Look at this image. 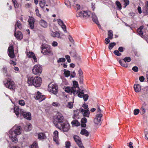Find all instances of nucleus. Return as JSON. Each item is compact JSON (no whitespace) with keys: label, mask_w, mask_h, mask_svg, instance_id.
<instances>
[{"label":"nucleus","mask_w":148,"mask_h":148,"mask_svg":"<svg viewBox=\"0 0 148 148\" xmlns=\"http://www.w3.org/2000/svg\"><path fill=\"white\" fill-rule=\"evenodd\" d=\"M65 57L66 58V59L67 62H68L70 63L71 61L70 56L68 55H66Z\"/></svg>","instance_id":"nucleus-48"},{"label":"nucleus","mask_w":148,"mask_h":148,"mask_svg":"<svg viewBox=\"0 0 148 148\" xmlns=\"http://www.w3.org/2000/svg\"><path fill=\"white\" fill-rule=\"evenodd\" d=\"M78 73H79V77H83V73L81 69H79V70L78 71Z\"/></svg>","instance_id":"nucleus-44"},{"label":"nucleus","mask_w":148,"mask_h":148,"mask_svg":"<svg viewBox=\"0 0 148 148\" xmlns=\"http://www.w3.org/2000/svg\"><path fill=\"white\" fill-rule=\"evenodd\" d=\"M139 112V110L138 109H135L134 111V115H136L138 114Z\"/></svg>","instance_id":"nucleus-56"},{"label":"nucleus","mask_w":148,"mask_h":148,"mask_svg":"<svg viewBox=\"0 0 148 148\" xmlns=\"http://www.w3.org/2000/svg\"><path fill=\"white\" fill-rule=\"evenodd\" d=\"M82 107L86 110L89 109L88 108V105L85 103H84V104H83Z\"/></svg>","instance_id":"nucleus-58"},{"label":"nucleus","mask_w":148,"mask_h":148,"mask_svg":"<svg viewBox=\"0 0 148 148\" xmlns=\"http://www.w3.org/2000/svg\"><path fill=\"white\" fill-rule=\"evenodd\" d=\"M144 27L143 26H140L139 28L138 29L137 32L138 34L141 36L142 38L144 37L143 35V32L142 31Z\"/></svg>","instance_id":"nucleus-24"},{"label":"nucleus","mask_w":148,"mask_h":148,"mask_svg":"<svg viewBox=\"0 0 148 148\" xmlns=\"http://www.w3.org/2000/svg\"><path fill=\"white\" fill-rule=\"evenodd\" d=\"M70 54L71 55V56L73 57H75L76 56V53L75 51L74 52H70Z\"/></svg>","instance_id":"nucleus-59"},{"label":"nucleus","mask_w":148,"mask_h":148,"mask_svg":"<svg viewBox=\"0 0 148 148\" xmlns=\"http://www.w3.org/2000/svg\"><path fill=\"white\" fill-rule=\"evenodd\" d=\"M57 21L58 24L60 26L64 24L63 21L60 19H57Z\"/></svg>","instance_id":"nucleus-46"},{"label":"nucleus","mask_w":148,"mask_h":148,"mask_svg":"<svg viewBox=\"0 0 148 148\" xmlns=\"http://www.w3.org/2000/svg\"><path fill=\"white\" fill-rule=\"evenodd\" d=\"M145 79V78L143 76H141L139 77V80L141 82H143Z\"/></svg>","instance_id":"nucleus-64"},{"label":"nucleus","mask_w":148,"mask_h":148,"mask_svg":"<svg viewBox=\"0 0 148 148\" xmlns=\"http://www.w3.org/2000/svg\"><path fill=\"white\" fill-rule=\"evenodd\" d=\"M108 38L110 39H112L113 38V34L112 31L111 30L108 31Z\"/></svg>","instance_id":"nucleus-32"},{"label":"nucleus","mask_w":148,"mask_h":148,"mask_svg":"<svg viewBox=\"0 0 148 148\" xmlns=\"http://www.w3.org/2000/svg\"><path fill=\"white\" fill-rule=\"evenodd\" d=\"M38 94L36 96L37 99H38L40 102H41L45 99V96L43 95H42L41 93L38 92Z\"/></svg>","instance_id":"nucleus-21"},{"label":"nucleus","mask_w":148,"mask_h":148,"mask_svg":"<svg viewBox=\"0 0 148 148\" xmlns=\"http://www.w3.org/2000/svg\"><path fill=\"white\" fill-rule=\"evenodd\" d=\"M87 122V119L85 118L84 117L82 118L81 120V123H86Z\"/></svg>","instance_id":"nucleus-54"},{"label":"nucleus","mask_w":148,"mask_h":148,"mask_svg":"<svg viewBox=\"0 0 148 148\" xmlns=\"http://www.w3.org/2000/svg\"><path fill=\"white\" fill-rule=\"evenodd\" d=\"M8 54L10 57L11 58H13L15 57L14 52L13 46L10 45L8 48Z\"/></svg>","instance_id":"nucleus-10"},{"label":"nucleus","mask_w":148,"mask_h":148,"mask_svg":"<svg viewBox=\"0 0 148 148\" xmlns=\"http://www.w3.org/2000/svg\"><path fill=\"white\" fill-rule=\"evenodd\" d=\"M91 14L92 15V21L98 25L99 27H101V26L99 24L98 18L96 16L95 14L94 13H91Z\"/></svg>","instance_id":"nucleus-19"},{"label":"nucleus","mask_w":148,"mask_h":148,"mask_svg":"<svg viewBox=\"0 0 148 148\" xmlns=\"http://www.w3.org/2000/svg\"><path fill=\"white\" fill-rule=\"evenodd\" d=\"M4 84L5 86L11 90H13L14 88V83L13 81L10 80V79L8 78L6 81H3Z\"/></svg>","instance_id":"nucleus-6"},{"label":"nucleus","mask_w":148,"mask_h":148,"mask_svg":"<svg viewBox=\"0 0 148 148\" xmlns=\"http://www.w3.org/2000/svg\"><path fill=\"white\" fill-rule=\"evenodd\" d=\"M109 39H110L108 38L105 39V43L106 44H107L110 42V40Z\"/></svg>","instance_id":"nucleus-63"},{"label":"nucleus","mask_w":148,"mask_h":148,"mask_svg":"<svg viewBox=\"0 0 148 148\" xmlns=\"http://www.w3.org/2000/svg\"><path fill=\"white\" fill-rule=\"evenodd\" d=\"M56 127L63 132H66L69 130L70 126L67 123L63 122L56 124Z\"/></svg>","instance_id":"nucleus-4"},{"label":"nucleus","mask_w":148,"mask_h":148,"mask_svg":"<svg viewBox=\"0 0 148 148\" xmlns=\"http://www.w3.org/2000/svg\"><path fill=\"white\" fill-rule=\"evenodd\" d=\"M14 111L16 115L18 116V107L16 106L14 109Z\"/></svg>","instance_id":"nucleus-37"},{"label":"nucleus","mask_w":148,"mask_h":148,"mask_svg":"<svg viewBox=\"0 0 148 148\" xmlns=\"http://www.w3.org/2000/svg\"><path fill=\"white\" fill-rule=\"evenodd\" d=\"M64 74L65 77H68L70 75V71L68 70L66 71L65 69H64Z\"/></svg>","instance_id":"nucleus-33"},{"label":"nucleus","mask_w":148,"mask_h":148,"mask_svg":"<svg viewBox=\"0 0 148 148\" xmlns=\"http://www.w3.org/2000/svg\"><path fill=\"white\" fill-rule=\"evenodd\" d=\"M80 98L82 97L85 101H86L88 99L89 96L87 94H85L82 91L79 92L77 95Z\"/></svg>","instance_id":"nucleus-12"},{"label":"nucleus","mask_w":148,"mask_h":148,"mask_svg":"<svg viewBox=\"0 0 148 148\" xmlns=\"http://www.w3.org/2000/svg\"><path fill=\"white\" fill-rule=\"evenodd\" d=\"M71 143L69 141H67L65 142V147L66 148H70Z\"/></svg>","instance_id":"nucleus-45"},{"label":"nucleus","mask_w":148,"mask_h":148,"mask_svg":"<svg viewBox=\"0 0 148 148\" xmlns=\"http://www.w3.org/2000/svg\"><path fill=\"white\" fill-rule=\"evenodd\" d=\"M25 104V103L24 100H19V105L22 106H24Z\"/></svg>","instance_id":"nucleus-53"},{"label":"nucleus","mask_w":148,"mask_h":148,"mask_svg":"<svg viewBox=\"0 0 148 148\" xmlns=\"http://www.w3.org/2000/svg\"><path fill=\"white\" fill-rule=\"evenodd\" d=\"M12 2L13 3V4L14 5V7L16 9V13H17V10H16V8H18V6L17 5V4H18L16 0H12Z\"/></svg>","instance_id":"nucleus-35"},{"label":"nucleus","mask_w":148,"mask_h":148,"mask_svg":"<svg viewBox=\"0 0 148 148\" xmlns=\"http://www.w3.org/2000/svg\"><path fill=\"white\" fill-rule=\"evenodd\" d=\"M41 48V52L44 54L48 55L51 53V49L49 47L42 46Z\"/></svg>","instance_id":"nucleus-9"},{"label":"nucleus","mask_w":148,"mask_h":148,"mask_svg":"<svg viewBox=\"0 0 148 148\" xmlns=\"http://www.w3.org/2000/svg\"><path fill=\"white\" fill-rule=\"evenodd\" d=\"M39 23L40 25L43 28H46L48 26L47 22L42 19H41L39 21Z\"/></svg>","instance_id":"nucleus-20"},{"label":"nucleus","mask_w":148,"mask_h":148,"mask_svg":"<svg viewBox=\"0 0 148 148\" xmlns=\"http://www.w3.org/2000/svg\"><path fill=\"white\" fill-rule=\"evenodd\" d=\"M48 90L54 94H56L58 91V87L57 85L52 83L49 84L48 85Z\"/></svg>","instance_id":"nucleus-5"},{"label":"nucleus","mask_w":148,"mask_h":148,"mask_svg":"<svg viewBox=\"0 0 148 148\" xmlns=\"http://www.w3.org/2000/svg\"><path fill=\"white\" fill-rule=\"evenodd\" d=\"M3 72L4 73V75L5 76L8 77H11L10 75L7 73V69L6 67H5L3 68Z\"/></svg>","instance_id":"nucleus-31"},{"label":"nucleus","mask_w":148,"mask_h":148,"mask_svg":"<svg viewBox=\"0 0 148 148\" xmlns=\"http://www.w3.org/2000/svg\"><path fill=\"white\" fill-rule=\"evenodd\" d=\"M18 21H17L16 22V24L15 25L16 27L15 29V32L14 34V36L18 40V31H16V27L18 28Z\"/></svg>","instance_id":"nucleus-26"},{"label":"nucleus","mask_w":148,"mask_h":148,"mask_svg":"<svg viewBox=\"0 0 148 148\" xmlns=\"http://www.w3.org/2000/svg\"><path fill=\"white\" fill-rule=\"evenodd\" d=\"M116 3L118 8L119 10H121L122 8V7L120 3L118 1H116Z\"/></svg>","instance_id":"nucleus-43"},{"label":"nucleus","mask_w":148,"mask_h":148,"mask_svg":"<svg viewBox=\"0 0 148 148\" xmlns=\"http://www.w3.org/2000/svg\"><path fill=\"white\" fill-rule=\"evenodd\" d=\"M38 139L40 140H43L46 138L45 134L42 132L39 133L38 134Z\"/></svg>","instance_id":"nucleus-25"},{"label":"nucleus","mask_w":148,"mask_h":148,"mask_svg":"<svg viewBox=\"0 0 148 148\" xmlns=\"http://www.w3.org/2000/svg\"><path fill=\"white\" fill-rule=\"evenodd\" d=\"M52 105L55 107H59L60 106V105L59 103L56 102H53Z\"/></svg>","instance_id":"nucleus-52"},{"label":"nucleus","mask_w":148,"mask_h":148,"mask_svg":"<svg viewBox=\"0 0 148 148\" xmlns=\"http://www.w3.org/2000/svg\"><path fill=\"white\" fill-rule=\"evenodd\" d=\"M21 115H22L24 117L28 120H31V114L30 112H22L21 110Z\"/></svg>","instance_id":"nucleus-11"},{"label":"nucleus","mask_w":148,"mask_h":148,"mask_svg":"<svg viewBox=\"0 0 148 148\" xmlns=\"http://www.w3.org/2000/svg\"><path fill=\"white\" fill-rule=\"evenodd\" d=\"M119 63L121 65L124 67H127V65L126 64H123L122 62V61L121 60H119Z\"/></svg>","instance_id":"nucleus-50"},{"label":"nucleus","mask_w":148,"mask_h":148,"mask_svg":"<svg viewBox=\"0 0 148 148\" xmlns=\"http://www.w3.org/2000/svg\"><path fill=\"white\" fill-rule=\"evenodd\" d=\"M35 79V77L29 76L28 77L27 83L30 85H34L35 86V81L34 79Z\"/></svg>","instance_id":"nucleus-18"},{"label":"nucleus","mask_w":148,"mask_h":148,"mask_svg":"<svg viewBox=\"0 0 148 148\" xmlns=\"http://www.w3.org/2000/svg\"><path fill=\"white\" fill-rule=\"evenodd\" d=\"M134 90L136 92H139L140 91V86L139 84L136 85L135 84L134 86Z\"/></svg>","instance_id":"nucleus-28"},{"label":"nucleus","mask_w":148,"mask_h":148,"mask_svg":"<svg viewBox=\"0 0 148 148\" xmlns=\"http://www.w3.org/2000/svg\"><path fill=\"white\" fill-rule=\"evenodd\" d=\"M62 28L63 29V31L65 32H66V26L64 24L62 25L61 26Z\"/></svg>","instance_id":"nucleus-51"},{"label":"nucleus","mask_w":148,"mask_h":148,"mask_svg":"<svg viewBox=\"0 0 148 148\" xmlns=\"http://www.w3.org/2000/svg\"><path fill=\"white\" fill-rule=\"evenodd\" d=\"M80 134L82 135H85L86 137L88 136L89 134V132L85 129H83L80 132Z\"/></svg>","instance_id":"nucleus-27"},{"label":"nucleus","mask_w":148,"mask_h":148,"mask_svg":"<svg viewBox=\"0 0 148 148\" xmlns=\"http://www.w3.org/2000/svg\"><path fill=\"white\" fill-rule=\"evenodd\" d=\"M91 14L90 11H88L86 12L85 11H82L79 12L77 13V17H83V18H87L89 17Z\"/></svg>","instance_id":"nucleus-8"},{"label":"nucleus","mask_w":148,"mask_h":148,"mask_svg":"<svg viewBox=\"0 0 148 148\" xmlns=\"http://www.w3.org/2000/svg\"><path fill=\"white\" fill-rule=\"evenodd\" d=\"M103 115L102 114H97L95 119H94V123L97 124H98L100 122L101 117Z\"/></svg>","instance_id":"nucleus-15"},{"label":"nucleus","mask_w":148,"mask_h":148,"mask_svg":"<svg viewBox=\"0 0 148 148\" xmlns=\"http://www.w3.org/2000/svg\"><path fill=\"white\" fill-rule=\"evenodd\" d=\"M66 61V59L63 58H60L58 59V60L57 61V62L58 63H60V62H64Z\"/></svg>","instance_id":"nucleus-42"},{"label":"nucleus","mask_w":148,"mask_h":148,"mask_svg":"<svg viewBox=\"0 0 148 148\" xmlns=\"http://www.w3.org/2000/svg\"><path fill=\"white\" fill-rule=\"evenodd\" d=\"M73 86L72 87L64 86V89L66 92L75 96L79 92V87L78 82L76 81H73Z\"/></svg>","instance_id":"nucleus-1"},{"label":"nucleus","mask_w":148,"mask_h":148,"mask_svg":"<svg viewBox=\"0 0 148 148\" xmlns=\"http://www.w3.org/2000/svg\"><path fill=\"white\" fill-rule=\"evenodd\" d=\"M124 2H125V6L124 7V8H125L126 6L128 5L129 4V0H123Z\"/></svg>","instance_id":"nucleus-55"},{"label":"nucleus","mask_w":148,"mask_h":148,"mask_svg":"<svg viewBox=\"0 0 148 148\" xmlns=\"http://www.w3.org/2000/svg\"><path fill=\"white\" fill-rule=\"evenodd\" d=\"M74 7L75 9H77V10H78L80 9V6L79 5L77 4H76V5Z\"/></svg>","instance_id":"nucleus-62"},{"label":"nucleus","mask_w":148,"mask_h":148,"mask_svg":"<svg viewBox=\"0 0 148 148\" xmlns=\"http://www.w3.org/2000/svg\"><path fill=\"white\" fill-rule=\"evenodd\" d=\"M132 70L135 72H137L138 71V68L136 66H134L132 68Z\"/></svg>","instance_id":"nucleus-57"},{"label":"nucleus","mask_w":148,"mask_h":148,"mask_svg":"<svg viewBox=\"0 0 148 148\" xmlns=\"http://www.w3.org/2000/svg\"><path fill=\"white\" fill-rule=\"evenodd\" d=\"M71 124L73 125L77 126H79L80 125V123L77 120L73 121L71 122Z\"/></svg>","instance_id":"nucleus-34"},{"label":"nucleus","mask_w":148,"mask_h":148,"mask_svg":"<svg viewBox=\"0 0 148 148\" xmlns=\"http://www.w3.org/2000/svg\"><path fill=\"white\" fill-rule=\"evenodd\" d=\"M67 107L70 109H71L73 108V103L71 102H68L67 104L66 105Z\"/></svg>","instance_id":"nucleus-39"},{"label":"nucleus","mask_w":148,"mask_h":148,"mask_svg":"<svg viewBox=\"0 0 148 148\" xmlns=\"http://www.w3.org/2000/svg\"><path fill=\"white\" fill-rule=\"evenodd\" d=\"M58 131L56 130L53 132V140L56 143L58 142Z\"/></svg>","instance_id":"nucleus-23"},{"label":"nucleus","mask_w":148,"mask_h":148,"mask_svg":"<svg viewBox=\"0 0 148 148\" xmlns=\"http://www.w3.org/2000/svg\"><path fill=\"white\" fill-rule=\"evenodd\" d=\"M32 128V125L31 123H29L27 126L25 127V129L27 131H30Z\"/></svg>","instance_id":"nucleus-36"},{"label":"nucleus","mask_w":148,"mask_h":148,"mask_svg":"<svg viewBox=\"0 0 148 148\" xmlns=\"http://www.w3.org/2000/svg\"><path fill=\"white\" fill-rule=\"evenodd\" d=\"M69 40L73 44L74 43V40H73L71 36H69Z\"/></svg>","instance_id":"nucleus-60"},{"label":"nucleus","mask_w":148,"mask_h":148,"mask_svg":"<svg viewBox=\"0 0 148 148\" xmlns=\"http://www.w3.org/2000/svg\"><path fill=\"white\" fill-rule=\"evenodd\" d=\"M18 133V126L15 125L9 132V136L12 141L16 143L18 141L17 136Z\"/></svg>","instance_id":"nucleus-2"},{"label":"nucleus","mask_w":148,"mask_h":148,"mask_svg":"<svg viewBox=\"0 0 148 148\" xmlns=\"http://www.w3.org/2000/svg\"><path fill=\"white\" fill-rule=\"evenodd\" d=\"M26 53L28 58H32L35 62L37 61V58L33 52L32 51L26 52Z\"/></svg>","instance_id":"nucleus-17"},{"label":"nucleus","mask_w":148,"mask_h":148,"mask_svg":"<svg viewBox=\"0 0 148 148\" xmlns=\"http://www.w3.org/2000/svg\"><path fill=\"white\" fill-rule=\"evenodd\" d=\"M116 45V43L114 42L110 43L108 46L109 49L110 50L112 49Z\"/></svg>","instance_id":"nucleus-38"},{"label":"nucleus","mask_w":148,"mask_h":148,"mask_svg":"<svg viewBox=\"0 0 148 148\" xmlns=\"http://www.w3.org/2000/svg\"><path fill=\"white\" fill-rule=\"evenodd\" d=\"M29 27L31 29H33L34 28V23L35 22L34 19L32 17L29 16V18L28 21Z\"/></svg>","instance_id":"nucleus-16"},{"label":"nucleus","mask_w":148,"mask_h":148,"mask_svg":"<svg viewBox=\"0 0 148 148\" xmlns=\"http://www.w3.org/2000/svg\"><path fill=\"white\" fill-rule=\"evenodd\" d=\"M80 110L81 113L84 116L89 117L90 113L89 109L84 110L80 108Z\"/></svg>","instance_id":"nucleus-13"},{"label":"nucleus","mask_w":148,"mask_h":148,"mask_svg":"<svg viewBox=\"0 0 148 148\" xmlns=\"http://www.w3.org/2000/svg\"><path fill=\"white\" fill-rule=\"evenodd\" d=\"M79 82L80 84H82L84 80L83 77H79Z\"/></svg>","instance_id":"nucleus-61"},{"label":"nucleus","mask_w":148,"mask_h":148,"mask_svg":"<svg viewBox=\"0 0 148 148\" xmlns=\"http://www.w3.org/2000/svg\"><path fill=\"white\" fill-rule=\"evenodd\" d=\"M42 71V68L39 65H35L32 69V72L35 75H40Z\"/></svg>","instance_id":"nucleus-7"},{"label":"nucleus","mask_w":148,"mask_h":148,"mask_svg":"<svg viewBox=\"0 0 148 148\" xmlns=\"http://www.w3.org/2000/svg\"><path fill=\"white\" fill-rule=\"evenodd\" d=\"M51 35L53 37L59 38L60 37V34L59 33L57 32H52L51 33Z\"/></svg>","instance_id":"nucleus-29"},{"label":"nucleus","mask_w":148,"mask_h":148,"mask_svg":"<svg viewBox=\"0 0 148 148\" xmlns=\"http://www.w3.org/2000/svg\"><path fill=\"white\" fill-rule=\"evenodd\" d=\"M38 143L37 142H34L31 146V148H38Z\"/></svg>","instance_id":"nucleus-40"},{"label":"nucleus","mask_w":148,"mask_h":148,"mask_svg":"<svg viewBox=\"0 0 148 148\" xmlns=\"http://www.w3.org/2000/svg\"><path fill=\"white\" fill-rule=\"evenodd\" d=\"M119 51L117 50H115L114 52V53L117 56H120L121 54L119 52Z\"/></svg>","instance_id":"nucleus-47"},{"label":"nucleus","mask_w":148,"mask_h":148,"mask_svg":"<svg viewBox=\"0 0 148 148\" xmlns=\"http://www.w3.org/2000/svg\"><path fill=\"white\" fill-rule=\"evenodd\" d=\"M35 12L36 15L38 17H40L41 15L39 13L38 10V9H36L35 10Z\"/></svg>","instance_id":"nucleus-49"},{"label":"nucleus","mask_w":148,"mask_h":148,"mask_svg":"<svg viewBox=\"0 0 148 148\" xmlns=\"http://www.w3.org/2000/svg\"><path fill=\"white\" fill-rule=\"evenodd\" d=\"M63 119L64 117L62 114L58 112L54 116L53 122L56 126V124L63 123Z\"/></svg>","instance_id":"nucleus-3"},{"label":"nucleus","mask_w":148,"mask_h":148,"mask_svg":"<svg viewBox=\"0 0 148 148\" xmlns=\"http://www.w3.org/2000/svg\"><path fill=\"white\" fill-rule=\"evenodd\" d=\"M45 1V0H42V1H40V2H39L40 6V7L42 8H43L45 6H48L47 5H45V4L46 3Z\"/></svg>","instance_id":"nucleus-30"},{"label":"nucleus","mask_w":148,"mask_h":148,"mask_svg":"<svg viewBox=\"0 0 148 148\" xmlns=\"http://www.w3.org/2000/svg\"><path fill=\"white\" fill-rule=\"evenodd\" d=\"M73 138L78 146L82 144L81 141V138L78 136L76 135L74 136Z\"/></svg>","instance_id":"nucleus-22"},{"label":"nucleus","mask_w":148,"mask_h":148,"mask_svg":"<svg viewBox=\"0 0 148 148\" xmlns=\"http://www.w3.org/2000/svg\"><path fill=\"white\" fill-rule=\"evenodd\" d=\"M123 60L125 62H130L131 60V59L130 57H126L125 58L123 59Z\"/></svg>","instance_id":"nucleus-41"},{"label":"nucleus","mask_w":148,"mask_h":148,"mask_svg":"<svg viewBox=\"0 0 148 148\" xmlns=\"http://www.w3.org/2000/svg\"><path fill=\"white\" fill-rule=\"evenodd\" d=\"M35 86L36 87H39L40 86L42 83V79L39 77L37 76L35 77Z\"/></svg>","instance_id":"nucleus-14"}]
</instances>
